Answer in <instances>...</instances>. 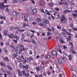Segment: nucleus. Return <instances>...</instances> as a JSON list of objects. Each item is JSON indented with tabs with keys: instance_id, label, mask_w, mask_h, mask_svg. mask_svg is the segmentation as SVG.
I'll use <instances>...</instances> for the list:
<instances>
[{
	"instance_id": "f257e3e1",
	"label": "nucleus",
	"mask_w": 77,
	"mask_h": 77,
	"mask_svg": "<svg viewBox=\"0 0 77 77\" xmlns=\"http://www.w3.org/2000/svg\"><path fill=\"white\" fill-rule=\"evenodd\" d=\"M69 44H70L72 46V47L70 48V51H71V52L72 53H73V54H76V52H75V51H74V48H73V47H72V46H73V45H72V42H69Z\"/></svg>"
},
{
	"instance_id": "f03ea898",
	"label": "nucleus",
	"mask_w": 77,
	"mask_h": 77,
	"mask_svg": "<svg viewBox=\"0 0 77 77\" xmlns=\"http://www.w3.org/2000/svg\"><path fill=\"white\" fill-rule=\"evenodd\" d=\"M66 21H67V19L65 18V16H63L61 18V22L62 23H65Z\"/></svg>"
},
{
	"instance_id": "7ed1b4c3",
	"label": "nucleus",
	"mask_w": 77,
	"mask_h": 77,
	"mask_svg": "<svg viewBox=\"0 0 77 77\" xmlns=\"http://www.w3.org/2000/svg\"><path fill=\"white\" fill-rule=\"evenodd\" d=\"M55 50L56 51H59L60 53H62V52L61 51V50H60V46L57 45L55 46Z\"/></svg>"
},
{
	"instance_id": "20e7f679",
	"label": "nucleus",
	"mask_w": 77,
	"mask_h": 77,
	"mask_svg": "<svg viewBox=\"0 0 77 77\" xmlns=\"http://www.w3.org/2000/svg\"><path fill=\"white\" fill-rule=\"evenodd\" d=\"M38 12L37 8H34L32 10L31 14L32 15H35Z\"/></svg>"
},
{
	"instance_id": "39448f33",
	"label": "nucleus",
	"mask_w": 77,
	"mask_h": 77,
	"mask_svg": "<svg viewBox=\"0 0 77 77\" xmlns=\"http://www.w3.org/2000/svg\"><path fill=\"white\" fill-rule=\"evenodd\" d=\"M62 34H63V35L64 36L65 38H66L67 42H68V41H69L71 40V37H68V38H67L66 36V34H65V33H63L62 32Z\"/></svg>"
},
{
	"instance_id": "423d86ee",
	"label": "nucleus",
	"mask_w": 77,
	"mask_h": 77,
	"mask_svg": "<svg viewBox=\"0 0 77 77\" xmlns=\"http://www.w3.org/2000/svg\"><path fill=\"white\" fill-rule=\"evenodd\" d=\"M43 21V23H46V24H50V21H49V20L46 19H44Z\"/></svg>"
},
{
	"instance_id": "0eeeda50",
	"label": "nucleus",
	"mask_w": 77,
	"mask_h": 77,
	"mask_svg": "<svg viewBox=\"0 0 77 77\" xmlns=\"http://www.w3.org/2000/svg\"><path fill=\"white\" fill-rule=\"evenodd\" d=\"M15 30H18V32H23L25 30L24 29H20L18 27L15 28Z\"/></svg>"
},
{
	"instance_id": "6e6552de",
	"label": "nucleus",
	"mask_w": 77,
	"mask_h": 77,
	"mask_svg": "<svg viewBox=\"0 0 77 77\" xmlns=\"http://www.w3.org/2000/svg\"><path fill=\"white\" fill-rule=\"evenodd\" d=\"M11 14L14 17H16L18 14V12L16 11H13Z\"/></svg>"
},
{
	"instance_id": "1a4fd4ad",
	"label": "nucleus",
	"mask_w": 77,
	"mask_h": 77,
	"mask_svg": "<svg viewBox=\"0 0 77 77\" xmlns=\"http://www.w3.org/2000/svg\"><path fill=\"white\" fill-rule=\"evenodd\" d=\"M51 54L52 55H53L54 56H57V52L55 51H53L51 52Z\"/></svg>"
},
{
	"instance_id": "9d476101",
	"label": "nucleus",
	"mask_w": 77,
	"mask_h": 77,
	"mask_svg": "<svg viewBox=\"0 0 77 77\" xmlns=\"http://www.w3.org/2000/svg\"><path fill=\"white\" fill-rule=\"evenodd\" d=\"M29 15L28 14L23 13L22 14V17L24 18H25L29 16Z\"/></svg>"
},
{
	"instance_id": "9b49d317",
	"label": "nucleus",
	"mask_w": 77,
	"mask_h": 77,
	"mask_svg": "<svg viewBox=\"0 0 77 77\" xmlns=\"http://www.w3.org/2000/svg\"><path fill=\"white\" fill-rule=\"evenodd\" d=\"M7 68L8 69H10L11 71H12L13 70V68L12 67V66H11L9 65H8L7 66Z\"/></svg>"
},
{
	"instance_id": "f8f14e48",
	"label": "nucleus",
	"mask_w": 77,
	"mask_h": 77,
	"mask_svg": "<svg viewBox=\"0 0 77 77\" xmlns=\"http://www.w3.org/2000/svg\"><path fill=\"white\" fill-rule=\"evenodd\" d=\"M3 33L5 36H7L8 34V30H5L3 31Z\"/></svg>"
},
{
	"instance_id": "ddd939ff",
	"label": "nucleus",
	"mask_w": 77,
	"mask_h": 77,
	"mask_svg": "<svg viewBox=\"0 0 77 77\" xmlns=\"http://www.w3.org/2000/svg\"><path fill=\"white\" fill-rule=\"evenodd\" d=\"M2 7H0V8L2 10H5V8H6V7H8L9 6L8 5H3L2 6Z\"/></svg>"
},
{
	"instance_id": "4468645a",
	"label": "nucleus",
	"mask_w": 77,
	"mask_h": 77,
	"mask_svg": "<svg viewBox=\"0 0 77 77\" xmlns=\"http://www.w3.org/2000/svg\"><path fill=\"white\" fill-rule=\"evenodd\" d=\"M65 59L63 58H59L58 59V62H59V63H62V60H64Z\"/></svg>"
},
{
	"instance_id": "2eb2a0df",
	"label": "nucleus",
	"mask_w": 77,
	"mask_h": 77,
	"mask_svg": "<svg viewBox=\"0 0 77 77\" xmlns=\"http://www.w3.org/2000/svg\"><path fill=\"white\" fill-rule=\"evenodd\" d=\"M45 5V3H44V1H42L40 3V5L41 6H44Z\"/></svg>"
},
{
	"instance_id": "dca6fc26",
	"label": "nucleus",
	"mask_w": 77,
	"mask_h": 77,
	"mask_svg": "<svg viewBox=\"0 0 77 77\" xmlns=\"http://www.w3.org/2000/svg\"><path fill=\"white\" fill-rule=\"evenodd\" d=\"M71 12V11H69V10H65L63 12V14H65L67 13V12Z\"/></svg>"
},
{
	"instance_id": "f3484780",
	"label": "nucleus",
	"mask_w": 77,
	"mask_h": 77,
	"mask_svg": "<svg viewBox=\"0 0 77 77\" xmlns=\"http://www.w3.org/2000/svg\"><path fill=\"white\" fill-rule=\"evenodd\" d=\"M23 68H25V69H27H27H28L29 68V67H28V66L26 65V66H23Z\"/></svg>"
},
{
	"instance_id": "a211bd4d",
	"label": "nucleus",
	"mask_w": 77,
	"mask_h": 77,
	"mask_svg": "<svg viewBox=\"0 0 77 77\" xmlns=\"http://www.w3.org/2000/svg\"><path fill=\"white\" fill-rule=\"evenodd\" d=\"M68 59L70 61H71L72 60V55H69L68 56Z\"/></svg>"
},
{
	"instance_id": "6ab92c4d",
	"label": "nucleus",
	"mask_w": 77,
	"mask_h": 77,
	"mask_svg": "<svg viewBox=\"0 0 77 77\" xmlns=\"http://www.w3.org/2000/svg\"><path fill=\"white\" fill-rule=\"evenodd\" d=\"M36 20L37 23H39V22H41V21H42V20H41V19L40 18H38L36 19Z\"/></svg>"
},
{
	"instance_id": "aec40b11",
	"label": "nucleus",
	"mask_w": 77,
	"mask_h": 77,
	"mask_svg": "<svg viewBox=\"0 0 77 77\" xmlns=\"http://www.w3.org/2000/svg\"><path fill=\"white\" fill-rule=\"evenodd\" d=\"M45 12L46 14H47L48 15H51V14H50V12H49L47 10H45Z\"/></svg>"
},
{
	"instance_id": "412c9836",
	"label": "nucleus",
	"mask_w": 77,
	"mask_h": 77,
	"mask_svg": "<svg viewBox=\"0 0 77 77\" xmlns=\"http://www.w3.org/2000/svg\"><path fill=\"white\" fill-rule=\"evenodd\" d=\"M59 38L57 37H54V40L55 42H57Z\"/></svg>"
},
{
	"instance_id": "4be33fe9",
	"label": "nucleus",
	"mask_w": 77,
	"mask_h": 77,
	"mask_svg": "<svg viewBox=\"0 0 77 77\" xmlns=\"http://www.w3.org/2000/svg\"><path fill=\"white\" fill-rule=\"evenodd\" d=\"M18 3V0H13V3L15 5V4H17Z\"/></svg>"
},
{
	"instance_id": "5701e85b",
	"label": "nucleus",
	"mask_w": 77,
	"mask_h": 77,
	"mask_svg": "<svg viewBox=\"0 0 77 77\" xmlns=\"http://www.w3.org/2000/svg\"><path fill=\"white\" fill-rule=\"evenodd\" d=\"M28 53L29 55L32 54L33 52H32V51L31 50H29L28 51Z\"/></svg>"
},
{
	"instance_id": "b1692460",
	"label": "nucleus",
	"mask_w": 77,
	"mask_h": 77,
	"mask_svg": "<svg viewBox=\"0 0 77 77\" xmlns=\"http://www.w3.org/2000/svg\"><path fill=\"white\" fill-rule=\"evenodd\" d=\"M57 67L59 68V69H61L62 68V66L60 64H59L57 66Z\"/></svg>"
},
{
	"instance_id": "393cba45",
	"label": "nucleus",
	"mask_w": 77,
	"mask_h": 77,
	"mask_svg": "<svg viewBox=\"0 0 77 77\" xmlns=\"http://www.w3.org/2000/svg\"><path fill=\"white\" fill-rule=\"evenodd\" d=\"M63 3L65 5H68V2H66V1H63Z\"/></svg>"
},
{
	"instance_id": "a878e982",
	"label": "nucleus",
	"mask_w": 77,
	"mask_h": 77,
	"mask_svg": "<svg viewBox=\"0 0 77 77\" xmlns=\"http://www.w3.org/2000/svg\"><path fill=\"white\" fill-rule=\"evenodd\" d=\"M3 50H4V53H6V54L8 53V50L6 48H4L3 49Z\"/></svg>"
},
{
	"instance_id": "bb28decb",
	"label": "nucleus",
	"mask_w": 77,
	"mask_h": 77,
	"mask_svg": "<svg viewBox=\"0 0 77 77\" xmlns=\"http://www.w3.org/2000/svg\"><path fill=\"white\" fill-rule=\"evenodd\" d=\"M45 57L46 59H49L51 57V56L50 55H48L47 56H45Z\"/></svg>"
},
{
	"instance_id": "cd10ccee",
	"label": "nucleus",
	"mask_w": 77,
	"mask_h": 77,
	"mask_svg": "<svg viewBox=\"0 0 77 77\" xmlns=\"http://www.w3.org/2000/svg\"><path fill=\"white\" fill-rule=\"evenodd\" d=\"M53 5V3L52 2H51L48 5L49 7H51Z\"/></svg>"
},
{
	"instance_id": "c85d7f7f",
	"label": "nucleus",
	"mask_w": 77,
	"mask_h": 77,
	"mask_svg": "<svg viewBox=\"0 0 77 77\" xmlns=\"http://www.w3.org/2000/svg\"><path fill=\"white\" fill-rule=\"evenodd\" d=\"M12 56L14 58H15V57H17V54H12Z\"/></svg>"
},
{
	"instance_id": "c756f323",
	"label": "nucleus",
	"mask_w": 77,
	"mask_h": 77,
	"mask_svg": "<svg viewBox=\"0 0 77 77\" xmlns=\"http://www.w3.org/2000/svg\"><path fill=\"white\" fill-rule=\"evenodd\" d=\"M17 47H19V48H24V47L23 45H20V44H18L17 45Z\"/></svg>"
},
{
	"instance_id": "7c9ffc66",
	"label": "nucleus",
	"mask_w": 77,
	"mask_h": 77,
	"mask_svg": "<svg viewBox=\"0 0 77 77\" xmlns=\"http://www.w3.org/2000/svg\"><path fill=\"white\" fill-rule=\"evenodd\" d=\"M5 45L6 46H9V42H7L5 43Z\"/></svg>"
},
{
	"instance_id": "2f4dec72",
	"label": "nucleus",
	"mask_w": 77,
	"mask_h": 77,
	"mask_svg": "<svg viewBox=\"0 0 77 77\" xmlns=\"http://www.w3.org/2000/svg\"><path fill=\"white\" fill-rule=\"evenodd\" d=\"M8 36H9V38H12V37L13 36V34H11L10 35H8Z\"/></svg>"
},
{
	"instance_id": "473e14b6",
	"label": "nucleus",
	"mask_w": 77,
	"mask_h": 77,
	"mask_svg": "<svg viewBox=\"0 0 77 77\" xmlns=\"http://www.w3.org/2000/svg\"><path fill=\"white\" fill-rule=\"evenodd\" d=\"M0 65H1V66H5V63H0Z\"/></svg>"
},
{
	"instance_id": "72a5a7b5",
	"label": "nucleus",
	"mask_w": 77,
	"mask_h": 77,
	"mask_svg": "<svg viewBox=\"0 0 77 77\" xmlns=\"http://www.w3.org/2000/svg\"><path fill=\"white\" fill-rule=\"evenodd\" d=\"M5 9V11L8 12V11H9V8H8V7H7Z\"/></svg>"
},
{
	"instance_id": "f704fd0d",
	"label": "nucleus",
	"mask_w": 77,
	"mask_h": 77,
	"mask_svg": "<svg viewBox=\"0 0 77 77\" xmlns=\"http://www.w3.org/2000/svg\"><path fill=\"white\" fill-rule=\"evenodd\" d=\"M10 46L11 48H12L13 49H14V48H15V46H14L13 45H11Z\"/></svg>"
},
{
	"instance_id": "c9c22d12",
	"label": "nucleus",
	"mask_w": 77,
	"mask_h": 77,
	"mask_svg": "<svg viewBox=\"0 0 77 77\" xmlns=\"http://www.w3.org/2000/svg\"><path fill=\"white\" fill-rule=\"evenodd\" d=\"M4 60H6L8 62L9 61V60H8V57H5L4 58Z\"/></svg>"
},
{
	"instance_id": "e433bc0d",
	"label": "nucleus",
	"mask_w": 77,
	"mask_h": 77,
	"mask_svg": "<svg viewBox=\"0 0 77 77\" xmlns=\"http://www.w3.org/2000/svg\"><path fill=\"white\" fill-rule=\"evenodd\" d=\"M66 34H67V35H69L70 36H73V35H72V34H70V33H69L68 32H66Z\"/></svg>"
},
{
	"instance_id": "4c0bfd02",
	"label": "nucleus",
	"mask_w": 77,
	"mask_h": 77,
	"mask_svg": "<svg viewBox=\"0 0 77 77\" xmlns=\"http://www.w3.org/2000/svg\"><path fill=\"white\" fill-rule=\"evenodd\" d=\"M18 47H16L15 49V51L16 53H18Z\"/></svg>"
},
{
	"instance_id": "58836bf2",
	"label": "nucleus",
	"mask_w": 77,
	"mask_h": 77,
	"mask_svg": "<svg viewBox=\"0 0 77 77\" xmlns=\"http://www.w3.org/2000/svg\"><path fill=\"white\" fill-rule=\"evenodd\" d=\"M32 59H33V58L32 57L27 59V60L28 61H30V60H32Z\"/></svg>"
},
{
	"instance_id": "ea45409f",
	"label": "nucleus",
	"mask_w": 77,
	"mask_h": 77,
	"mask_svg": "<svg viewBox=\"0 0 77 77\" xmlns=\"http://www.w3.org/2000/svg\"><path fill=\"white\" fill-rule=\"evenodd\" d=\"M22 51H23V49H20L19 51V54H21L22 52Z\"/></svg>"
},
{
	"instance_id": "a19ab883",
	"label": "nucleus",
	"mask_w": 77,
	"mask_h": 77,
	"mask_svg": "<svg viewBox=\"0 0 77 77\" xmlns=\"http://www.w3.org/2000/svg\"><path fill=\"white\" fill-rule=\"evenodd\" d=\"M16 27H14L13 26H11V27L10 28V29L11 30H13L14 29H15V28Z\"/></svg>"
},
{
	"instance_id": "79ce46f5",
	"label": "nucleus",
	"mask_w": 77,
	"mask_h": 77,
	"mask_svg": "<svg viewBox=\"0 0 77 77\" xmlns=\"http://www.w3.org/2000/svg\"><path fill=\"white\" fill-rule=\"evenodd\" d=\"M39 25L40 26H44V24H43V23L41 22L39 24Z\"/></svg>"
},
{
	"instance_id": "37998d69",
	"label": "nucleus",
	"mask_w": 77,
	"mask_h": 77,
	"mask_svg": "<svg viewBox=\"0 0 77 77\" xmlns=\"http://www.w3.org/2000/svg\"><path fill=\"white\" fill-rule=\"evenodd\" d=\"M72 15L73 17H77V14L75 13L72 14Z\"/></svg>"
},
{
	"instance_id": "c03bdc74",
	"label": "nucleus",
	"mask_w": 77,
	"mask_h": 77,
	"mask_svg": "<svg viewBox=\"0 0 77 77\" xmlns=\"http://www.w3.org/2000/svg\"><path fill=\"white\" fill-rule=\"evenodd\" d=\"M21 73H22V74L23 75H25V74H26V72H25L24 71H23L22 72H21Z\"/></svg>"
},
{
	"instance_id": "a18cd8bd",
	"label": "nucleus",
	"mask_w": 77,
	"mask_h": 77,
	"mask_svg": "<svg viewBox=\"0 0 77 77\" xmlns=\"http://www.w3.org/2000/svg\"><path fill=\"white\" fill-rule=\"evenodd\" d=\"M60 41L61 42V43H63V42H64V41H63V40H62V39L61 38H60Z\"/></svg>"
},
{
	"instance_id": "49530a36",
	"label": "nucleus",
	"mask_w": 77,
	"mask_h": 77,
	"mask_svg": "<svg viewBox=\"0 0 77 77\" xmlns=\"http://www.w3.org/2000/svg\"><path fill=\"white\" fill-rule=\"evenodd\" d=\"M33 44H34V45H38V42H36L35 41V42H34Z\"/></svg>"
},
{
	"instance_id": "de8ad7c7",
	"label": "nucleus",
	"mask_w": 77,
	"mask_h": 77,
	"mask_svg": "<svg viewBox=\"0 0 77 77\" xmlns=\"http://www.w3.org/2000/svg\"><path fill=\"white\" fill-rule=\"evenodd\" d=\"M54 10H55V11H59L60 10L59 8H55L54 9Z\"/></svg>"
},
{
	"instance_id": "09e8293b",
	"label": "nucleus",
	"mask_w": 77,
	"mask_h": 77,
	"mask_svg": "<svg viewBox=\"0 0 77 77\" xmlns=\"http://www.w3.org/2000/svg\"><path fill=\"white\" fill-rule=\"evenodd\" d=\"M6 72H7V73H8V74H9L10 75H11V73H12L8 71H7Z\"/></svg>"
},
{
	"instance_id": "8fccbe9b",
	"label": "nucleus",
	"mask_w": 77,
	"mask_h": 77,
	"mask_svg": "<svg viewBox=\"0 0 77 77\" xmlns=\"http://www.w3.org/2000/svg\"><path fill=\"white\" fill-rule=\"evenodd\" d=\"M36 69L37 71H39L40 70V68L39 67H37L36 68Z\"/></svg>"
},
{
	"instance_id": "3c124183",
	"label": "nucleus",
	"mask_w": 77,
	"mask_h": 77,
	"mask_svg": "<svg viewBox=\"0 0 77 77\" xmlns=\"http://www.w3.org/2000/svg\"><path fill=\"white\" fill-rule=\"evenodd\" d=\"M4 5V3L3 2H2L1 4H0V7L1 6H3Z\"/></svg>"
},
{
	"instance_id": "603ef678",
	"label": "nucleus",
	"mask_w": 77,
	"mask_h": 77,
	"mask_svg": "<svg viewBox=\"0 0 77 77\" xmlns=\"http://www.w3.org/2000/svg\"><path fill=\"white\" fill-rule=\"evenodd\" d=\"M57 28L58 29H61V26L60 25H58L57 26Z\"/></svg>"
},
{
	"instance_id": "864d4df0",
	"label": "nucleus",
	"mask_w": 77,
	"mask_h": 77,
	"mask_svg": "<svg viewBox=\"0 0 77 77\" xmlns=\"http://www.w3.org/2000/svg\"><path fill=\"white\" fill-rule=\"evenodd\" d=\"M11 74V75H12L13 77H16V75H15V74H12V73Z\"/></svg>"
},
{
	"instance_id": "5fc2aeb1",
	"label": "nucleus",
	"mask_w": 77,
	"mask_h": 77,
	"mask_svg": "<svg viewBox=\"0 0 77 77\" xmlns=\"http://www.w3.org/2000/svg\"><path fill=\"white\" fill-rule=\"evenodd\" d=\"M51 33H50V32H47V35L48 36H49L50 35H51Z\"/></svg>"
},
{
	"instance_id": "6e6d98bb",
	"label": "nucleus",
	"mask_w": 77,
	"mask_h": 77,
	"mask_svg": "<svg viewBox=\"0 0 77 77\" xmlns=\"http://www.w3.org/2000/svg\"><path fill=\"white\" fill-rule=\"evenodd\" d=\"M57 16L58 18L59 19H60V16L59 14H58L57 15Z\"/></svg>"
},
{
	"instance_id": "4d7b16f0",
	"label": "nucleus",
	"mask_w": 77,
	"mask_h": 77,
	"mask_svg": "<svg viewBox=\"0 0 77 77\" xmlns=\"http://www.w3.org/2000/svg\"><path fill=\"white\" fill-rule=\"evenodd\" d=\"M72 29L75 31H77V28H72Z\"/></svg>"
},
{
	"instance_id": "13d9d810",
	"label": "nucleus",
	"mask_w": 77,
	"mask_h": 77,
	"mask_svg": "<svg viewBox=\"0 0 77 77\" xmlns=\"http://www.w3.org/2000/svg\"><path fill=\"white\" fill-rule=\"evenodd\" d=\"M63 49H67V47H66V46H65V45H64L63 46Z\"/></svg>"
},
{
	"instance_id": "bf43d9fd",
	"label": "nucleus",
	"mask_w": 77,
	"mask_h": 77,
	"mask_svg": "<svg viewBox=\"0 0 77 77\" xmlns=\"http://www.w3.org/2000/svg\"><path fill=\"white\" fill-rule=\"evenodd\" d=\"M47 74L48 75H50V74H51V72L49 71H48L47 72Z\"/></svg>"
},
{
	"instance_id": "052dcab7",
	"label": "nucleus",
	"mask_w": 77,
	"mask_h": 77,
	"mask_svg": "<svg viewBox=\"0 0 77 77\" xmlns=\"http://www.w3.org/2000/svg\"><path fill=\"white\" fill-rule=\"evenodd\" d=\"M19 37L18 36H16V38L17 39V40H18L19 39Z\"/></svg>"
},
{
	"instance_id": "680f3d73",
	"label": "nucleus",
	"mask_w": 77,
	"mask_h": 77,
	"mask_svg": "<svg viewBox=\"0 0 77 77\" xmlns=\"http://www.w3.org/2000/svg\"><path fill=\"white\" fill-rule=\"evenodd\" d=\"M19 76H21L22 75V73L21 72H19Z\"/></svg>"
},
{
	"instance_id": "e2e57ef3",
	"label": "nucleus",
	"mask_w": 77,
	"mask_h": 77,
	"mask_svg": "<svg viewBox=\"0 0 77 77\" xmlns=\"http://www.w3.org/2000/svg\"><path fill=\"white\" fill-rule=\"evenodd\" d=\"M35 40L33 39H31V42L32 43H33V44L34 43V42H35Z\"/></svg>"
},
{
	"instance_id": "0e129e2a",
	"label": "nucleus",
	"mask_w": 77,
	"mask_h": 77,
	"mask_svg": "<svg viewBox=\"0 0 77 77\" xmlns=\"http://www.w3.org/2000/svg\"><path fill=\"white\" fill-rule=\"evenodd\" d=\"M70 26L71 27H72H72H73V24L72 23H71Z\"/></svg>"
},
{
	"instance_id": "69168bd1",
	"label": "nucleus",
	"mask_w": 77,
	"mask_h": 77,
	"mask_svg": "<svg viewBox=\"0 0 77 77\" xmlns=\"http://www.w3.org/2000/svg\"><path fill=\"white\" fill-rule=\"evenodd\" d=\"M70 5H73V6H74V5H75L74 3H73L72 2H70Z\"/></svg>"
},
{
	"instance_id": "338daca9",
	"label": "nucleus",
	"mask_w": 77,
	"mask_h": 77,
	"mask_svg": "<svg viewBox=\"0 0 77 77\" xmlns=\"http://www.w3.org/2000/svg\"><path fill=\"white\" fill-rule=\"evenodd\" d=\"M26 24L25 23H23V27H26Z\"/></svg>"
},
{
	"instance_id": "774afa93",
	"label": "nucleus",
	"mask_w": 77,
	"mask_h": 77,
	"mask_svg": "<svg viewBox=\"0 0 77 77\" xmlns=\"http://www.w3.org/2000/svg\"><path fill=\"white\" fill-rule=\"evenodd\" d=\"M3 45H4V43H3L2 42L0 43V45L1 47L3 46Z\"/></svg>"
}]
</instances>
